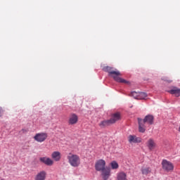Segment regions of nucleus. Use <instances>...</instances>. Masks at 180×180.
I'll use <instances>...</instances> for the list:
<instances>
[{"mask_svg":"<svg viewBox=\"0 0 180 180\" xmlns=\"http://www.w3.org/2000/svg\"><path fill=\"white\" fill-rule=\"evenodd\" d=\"M162 168L165 172H172L174 171V164L167 160H163L162 161Z\"/></svg>","mask_w":180,"mask_h":180,"instance_id":"obj_4","label":"nucleus"},{"mask_svg":"<svg viewBox=\"0 0 180 180\" xmlns=\"http://www.w3.org/2000/svg\"><path fill=\"white\" fill-rule=\"evenodd\" d=\"M22 133H27V130L25 129H22L21 130Z\"/></svg>","mask_w":180,"mask_h":180,"instance_id":"obj_22","label":"nucleus"},{"mask_svg":"<svg viewBox=\"0 0 180 180\" xmlns=\"http://www.w3.org/2000/svg\"><path fill=\"white\" fill-rule=\"evenodd\" d=\"M128 141L131 143H141V138L137 137L136 135H129L128 136Z\"/></svg>","mask_w":180,"mask_h":180,"instance_id":"obj_10","label":"nucleus"},{"mask_svg":"<svg viewBox=\"0 0 180 180\" xmlns=\"http://www.w3.org/2000/svg\"><path fill=\"white\" fill-rule=\"evenodd\" d=\"M68 160L71 167L77 168V167H79V165H81V158H79L78 155L69 153L68 155Z\"/></svg>","mask_w":180,"mask_h":180,"instance_id":"obj_3","label":"nucleus"},{"mask_svg":"<svg viewBox=\"0 0 180 180\" xmlns=\"http://www.w3.org/2000/svg\"><path fill=\"white\" fill-rule=\"evenodd\" d=\"M1 180H5V179H1Z\"/></svg>","mask_w":180,"mask_h":180,"instance_id":"obj_24","label":"nucleus"},{"mask_svg":"<svg viewBox=\"0 0 180 180\" xmlns=\"http://www.w3.org/2000/svg\"><path fill=\"white\" fill-rule=\"evenodd\" d=\"M112 169H117L119 168V164L116 161H112L110 163Z\"/></svg>","mask_w":180,"mask_h":180,"instance_id":"obj_19","label":"nucleus"},{"mask_svg":"<svg viewBox=\"0 0 180 180\" xmlns=\"http://www.w3.org/2000/svg\"><path fill=\"white\" fill-rule=\"evenodd\" d=\"M111 122H110V120H103L101 121L99 124L98 126L101 128L103 127H106V126H110Z\"/></svg>","mask_w":180,"mask_h":180,"instance_id":"obj_17","label":"nucleus"},{"mask_svg":"<svg viewBox=\"0 0 180 180\" xmlns=\"http://www.w3.org/2000/svg\"><path fill=\"white\" fill-rule=\"evenodd\" d=\"M141 173L143 175H148V174H151V167H142Z\"/></svg>","mask_w":180,"mask_h":180,"instance_id":"obj_16","label":"nucleus"},{"mask_svg":"<svg viewBox=\"0 0 180 180\" xmlns=\"http://www.w3.org/2000/svg\"><path fill=\"white\" fill-rule=\"evenodd\" d=\"M110 167H106L105 169L101 170L100 172H101V177L103 180H108L109 178H110Z\"/></svg>","mask_w":180,"mask_h":180,"instance_id":"obj_7","label":"nucleus"},{"mask_svg":"<svg viewBox=\"0 0 180 180\" xmlns=\"http://www.w3.org/2000/svg\"><path fill=\"white\" fill-rule=\"evenodd\" d=\"M68 123L71 125L77 124L78 123V115L74 113L71 114L69 117Z\"/></svg>","mask_w":180,"mask_h":180,"instance_id":"obj_13","label":"nucleus"},{"mask_svg":"<svg viewBox=\"0 0 180 180\" xmlns=\"http://www.w3.org/2000/svg\"><path fill=\"white\" fill-rule=\"evenodd\" d=\"M117 180H127V174H126V173H124L123 172L117 173Z\"/></svg>","mask_w":180,"mask_h":180,"instance_id":"obj_15","label":"nucleus"},{"mask_svg":"<svg viewBox=\"0 0 180 180\" xmlns=\"http://www.w3.org/2000/svg\"><path fill=\"white\" fill-rule=\"evenodd\" d=\"M122 119L120 116V112H115L111 115V119L110 120V122L111 124H113L116 123V122H119Z\"/></svg>","mask_w":180,"mask_h":180,"instance_id":"obj_11","label":"nucleus"},{"mask_svg":"<svg viewBox=\"0 0 180 180\" xmlns=\"http://www.w3.org/2000/svg\"><path fill=\"white\" fill-rule=\"evenodd\" d=\"M39 161L43 162L45 165H48L49 167H51L54 164V160L47 157H42L39 158Z\"/></svg>","mask_w":180,"mask_h":180,"instance_id":"obj_8","label":"nucleus"},{"mask_svg":"<svg viewBox=\"0 0 180 180\" xmlns=\"http://www.w3.org/2000/svg\"><path fill=\"white\" fill-rule=\"evenodd\" d=\"M169 92L172 95H175V96H176L177 98L180 96V89H178L176 87L171 89Z\"/></svg>","mask_w":180,"mask_h":180,"instance_id":"obj_18","label":"nucleus"},{"mask_svg":"<svg viewBox=\"0 0 180 180\" xmlns=\"http://www.w3.org/2000/svg\"><path fill=\"white\" fill-rule=\"evenodd\" d=\"M103 70L105 72H108L109 75H110V77H112L113 79H115V81L117 82H121V84H127V85L130 84V82L120 77L122 74L120 72H119V70H113V68L109 66L104 67Z\"/></svg>","mask_w":180,"mask_h":180,"instance_id":"obj_1","label":"nucleus"},{"mask_svg":"<svg viewBox=\"0 0 180 180\" xmlns=\"http://www.w3.org/2000/svg\"><path fill=\"white\" fill-rule=\"evenodd\" d=\"M47 179V172L42 170L39 172L34 177V180H46Z\"/></svg>","mask_w":180,"mask_h":180,"instance_id":"obj_9","label":"nucleus"},{"mask_svg":"<svg viewBox=\"0 0 180 180\" xmlns=\"http://www.w3.org/2000/svg\"><path fill=\"white\" fill-rule=\"evenodd\" d=\"M140 92H136V91H132L130 94V96H133L134 99H139V94Z\"/></svg>","mask_w":180,"mask_h":180,"instance_id":"obj_21","label":"nucleus"},{"mask_svg":"<svg viewBox=\"0 0 180 180\" xmlns=\"http://www.w3.org/2000/svg\"><path fill=\"white\" fill-rule=\"evenodd\" d=\"M105 169H106V162L104 160L100 159L96 162V164H95L96 171L101 172V171H103Z\"/></svg>","mask_w":180,"mask_h":180,"instance_id":"obj_6","label":"nucleus"},{"mask_svg":"<svg viewBox=\"0 0 180 180\" xmlns=\"http://www.w3.org/2000/svg\"><path fill=\"white\" fill-rule=\"evenodd\" d=\"M51 158L53 161L58 162L61 160V153L59 151H54L51 153Z\"/></svg>","mask_w":180,"mask_h":180,"instance_id":"obj_14","label":"nucleus"},{"mask_svg":"<svg viewBox=\"0 0 180 180\" xmlns=\"http://www.w3.org/2000/svg\"><path fill=\"white\" fill-rule=\"evenodd\" d=\"M139 123V131L140 133H144L146 131V127L154 124V116L152 115H146L144 119L138 118Z\"/></svg>","mask_w":180,"mask_h":180,"instance_id":"obj_2","label":"nucleus"},{"mask_svg":"<svg viewBox=\"0 0 180 180\" xmlns=\"http://www.w3.org/2000/svg\"><path fill=\"white\" fill-rule=\"evenodd\" d=\"M49 137V135L46 132H41L36 134L34 136V139L35 141H37L38 143H43V141H46L47 140V138Z\"/></svg>","mask_w":180,"mask_h":180,"instance_id":"obj_5","label":"nucleus"},{"mask_svg":"<svg viewBox=\"0 0 180 180\" xmlns=\"http://www.w3.org/2000/svg\"><path fill=\"white\" fill-rule=\"evenodd\" d=\"M147 98V94L144 92H139L138 99H146Z\"/></svg>","mask_w":180,"mask_h":180,"instance_id":"obj_20","label":"nucleus"},{"mask_svg":"<svg viewBox=\"0 0 180 180\" xmlns=\"http://www.w3.org/2000/svg\"><path fill=\"white\" fill-rule=\"evenodd\" d=\"M2 116V108H0V117Z\"/></svg>","mask_w":180,"mask_h":180,"instance_id":"obj_23","label":"nucleus"},{"mask_svg":"<svg viewBox=\"0 0 180 180\" xmlns=\"http://www.w3.org/2000/svg\"><path fill=\"white\" fill-rule=\"evenodd\" d=\"M146 146L150 151H153V150H154L157 147V143H155L154 139H149L146 143Z\"/></svg>","mask_w":180,"mask_h":180,"instance_id":"obj_12","label":"nucleus"}]
</instances>
